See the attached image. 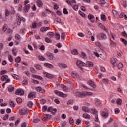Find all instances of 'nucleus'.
Returning <instances> with one entry per match:
<instances>
[{"label": "nucleus", "instance_id": "f257e3e1", "mask_svg": "<svg viewBox=\"0 0 127 127\" xmlns=\"http://www.w3.org/2000/svg\"><path fill=\"white\" fill-rule=\"evenodd\" d=\"M91 95H93L92 93L88 92L87 91L82 92L81 93L77 92L75 93V96L78 97V98H84V97H86V96H91Z\"/></svg>", "mask_w": 127, "mask_h": 127}, {"label": "nucleus", "instance_id": "f03ea898", "mask_svg": "<svg viewBox=\"0 0 127 127\" xmlns=\"http://www.w3.org/2000/svg\"><path fill=\"white\" fill-rule=\"evenodd\" d=\"M94 54L96 57H100L102 59L104 60L107 59V54H106V52L103 50H101V52H100L99 54L97 52H95Z\"/></svg>", "mask_w": 127, "mask_h": 127}, {"label": "nucleus", "instance_id": "7ed1b4c3", "mask_svg": "<svg viewBox=\"0 0 127 127\" xmlns=\"http://www.w3.org/2000/svg\"><path fill=\"white\" fill-rule=\"evenodd\" d=\"M54 93L57 96H59V97H62V98H65V97H68V94H64L62 92H60L58 90H55Z\"/></svg>", "mask_w": 127, "mask_h": 127}, {"label": "nucleus", "instance_id": "20e7f679", "mask_svg": "<svg viewBox=\"0 0 127 127\" xmlns=\"http://www.w3.org/2000/svg\"><path fill=\"white\" fill-rule=\"evenodd\" d=\"M76 65L78 66V67H80V66H81L82 67H85L86 66V63L80 60H77Z\"/></svg>", "mask_w": 127, "mask_h": 127}, {"label": "nucleus", "instance_id": "39448f33", "mask_svg": "<svg viewBox=\"0 0 127 127\" xmlns=\"http://www.w3.org/2000/svg\"><path fill=\"white\" fill-rule=\"evenodd\" d=\"M85 67H88V68H92V67H94V63L91 61H87L85 63Z\"/></svg>", "mask_w": 127, "mask_h": 127}, {"label": "nucleus", "instance_id": "423d86ee", "mask_svg": "<svg viewBox=\"0 0 127 127\" xmlns=\"http://www.w3.org/2000/svg\"><path fill=\"white\" fill-rule=\"evenodd\" d=\"M15 94L16 95H19L20 94L21 96H23L24 92L22 89H18L16 90Z\"/></svg>", "mask_w": 127, "mask_h": 127}, {"label": "nucleus", "instance_id": "0eeeda50", "mask_svg": "<svg viewBox=\"0 0 127 127\" xmlns=\"http://www.w3.org/2000/svg\"><path fill=\"white\" fill-rule=\"evenodd\" d=\"M27 113V110L26 109H21L19 111V114L21 116H25Z\"/></svg>", "mask_w": 127, "mask_h": 127}, {"label": "nucleus", "instance_id": "6e6552de", "mask_svg": "<svg viewBox=\"0 0 127 127\" xmlns=\"http://www.w3.org/2000/svg\"><path fill=\"white\" fill-rule=\"evenodd\" d=\"M56 111H57L56 109L53 108V107L51 106H50L47 109V112H50L53 114H54V113H56Z\"/></svg>", "mask_w": 127, "mask_h": 127}, {"label": "nucleus", "instance_id": "1a4fd4ad", "mask_svg": "<svg viewBox=\"0 0 127 127\" xmlns=\"http://www.w3.org/2000/svg\"><path fill=\"white\" fill-rule=\"evenodd\" d=\"M44 77H46V78H48V79H53V76L52 75L46 72H44Z\"/></svg>", "mask_w": 127, "mask_h": 127}, {"label": "nucleus", "instance_id": "9d476101", "mask_svg": "<svg viewBox=\"0 0 127 127\" xmlns=\"http://www.w3.org/2000/svg\"><path fill=\"white\" fill-rule=\"evenodd\" d=\"M44 66L46 67V68H49V69H52V68H53V65L48 63H45L44 64Z\"/></svg>", "mask_w": 127, "mask_h": 127}, {"label": "nucleus", "instance_id": "9b49d317", "mask_svg": "<svg viewBox=\"0 0 127 127\" xmlns=\"http://www.w3.org/2000/svg\"><path fill=\"white\" fill-rule=\"evenodd\" d=\"M43 118L44 120H46L47 121H48L51 119V115L49 114H45L43 116Z\"/></svg>", "mask_w": 127, "mask_h": 127}, {"label": "nucleus", "instance_id": "f8f14e48", "mask_svg": "<svg viewBox=\"0 0 127 127\" xmlns=\"http://www.w3.org/2000/svg\"><path fill=\"white\" fill-rule=\"evenodd\" d=\"M111 63H112V64L113 66V67H116L117 62H116V59H115V58H111Z\"/></svg>", "mask_w": 127, "mask_h": 127}, {"label": "nucleus", "instance_id": "ddd939ff", "mask_svg": "<svg viewBox=\"0 0 127 127\" xmlns=\"http://www.w3.org/2000/svg\"><path fill=\"white\" fill-rule=\"evenodd\" d=\"M101 116L102 117L106 119V118H108V116H109V113L107 111H103L101 112Z\"/></svg>", "mask_w": 127, "mask_h": 127}, {"label": "nucleus", "instance_id": "4468645a", "mask_svg": "<svg viewBox=\"0 0 127 127\" xmlns=\"http://www.w3.org/2000/svg\"><path fill=\"white\" fill-rule=\"evenodd\" d=\"M47 56H48L50 60H53V58H54V56H53V55L51 53L47 52Z\"/></svg>", "mask_w": 127, "mask_h": 127}, {"label": "nucleus", "instance_id": "2eb2a0df", "mask_svg": "<svg viewBox=\"0 0 127 127\" xmlns=\"http://www.w3.org/2000/svg\"><path fill=\"white\" fill-rule=\"evenodd\" d=\"M21 22V18H20V16L19 14H17V23L18 25H20V23Z\"/></svg>", "mask_w": 127, "mask_h": 127}, {"label": "nucleus", "instance_id": "dca6fc26", "mask_svg": "<svg viewBox=\"0 0 127 127\" xmlns=\"http://www.w3.org/2000/svg\"><path fill=\"white\" fill-rule=\"evenodd\" d=\"M37 4L39 7H42L43 3H42V1L40 0H38L36 1Z\"/></svg>", "mask_w": 127, "mask_h": 127}, {"label": "nucleus", "instance_id": "f3484780", "mask_svg": "<svg viewBox=\"0 0 127 127\" xmlns=\"http://www.w3.org/2000/svg\"><path fill=\"white\" fill-rule=\"evenodd\" d=\"M88 84L89 85V86L92 87V88H96V85H95V83L93 82V81H88Z\"/></svg>", "mask_w": 127, "mask_h": 127}, {"label": "nucleus", "instance_id": "a211bd4d", "mask_svg": "<svg viewBox=\"0 0 127 127\" xmlns=\"http://www.w3.org/2000/svg\"><path fill=\"white\" fill-rule=\"evenodd\" d=\"M99 26L100 27V28L104 29L105 30V31H106V32H108V29L107 28H106V27H105V26H104L103 24L99 23Z\"/></svg>", "mask_w": 127, "mask_h": 127}, {"label": "nucleus", "instance_id": "6ab92c4d", "mask_svg": "<svg viewBox=\"0 0 127 127\" xmlns=\"http://www.w3.org/2000/svg\"><path fill=\"white\" fill-rule=\"evenodd\" d=\"M30 8V4H28L25 5V12H28V10H29Z\"/></svg>", "mask_w": 127, "mask_h": 127}, {"label": "nucleus", "instance_id": "aec40b11", "mask_svg": "<svg viewBox=\"0 0 127 127\" xmlns=\"http://www.w3.org/2000/svg\"><path fill=\"white\" fill-rule=\"evenodd\" d=\"M83 118H84V119H87L88 120H90L91 119V116H90V115H89L87 113H84L83 115Z\"/></svg>", "mask_w": 127, "mask_h": 127}, {"label": "nucleus", "instance_id": "412c9836", "mask_svg": "<svg viewBox=\"0 0 127 127\" xmlns=\"http://www.w3.org/2000/svg\"><path fill=\"white\" fill-rule=\"evenodd\" d=\"M82 110H83L84 112H86V113H90V109H89V108L86 106L82 107Z\"/></svg>", "mask_w": 127, "mask_h": 127}, {"label": "nucleus", "instance_id": "4be33fe9", "mask_svg": "<svg viewBox=\"0 0 127 127\" xmlns=\"http://www.w3.org/2000/svg\"><path fill=\"white\" fill-rule=\"evenodd\" d=\"M47 35L50 37V38H53V36H54V32H50L47 33Z\"/></svg>", "mask_w": 127, "mask_h": 127}, {"label": "nucleus", "instance_id": "5701e85b", "mask_svg": "<svg viewBox=\"0 0 127 127\" xmlns=\"http://www.w3.org/2000/svg\"><path fill=\"white\" fill-rule=\"evenodd\" d=\"M28 98H35V93L31 92L29 93Z\"/></svg>", "mask_w": 127, "mask_h": 127}, {"label": "nucleus", "instance_id": "b1692460", "mask_svg": "<svg viewBox=\"0 0 127 127\" xmlns=\"http://www.w3.org/2000/svg\"><path fill=\"white\" fill-rule=\"evenodd\" d=\"M91 114L96 115V114H97V113H98V111H97V109H96V108L93 107L91 109Z\"/></svg>", "mask_w": 127, "mask_h": 127}, {"label": "nucleus", "instance_id": "393cba45", "mask_svg": "<svg viewBox=\"0 0 127 127\" xmlns=\"http://www.w3.org/2000/svg\"><path fill=\"white\" fill-rule=\"evenodd\" d=\"M96 105L97 107H100L101 106V101L99 99H95Z\"/></svg>", "mask_w": 127, "mask_h": 127}, {"label": "nucleus", "instance_id": "a878e982", "mask_svg": "<svg viewBox=\"0 0 127 127\" xmlns=\"http://www.w3.org/2000/svg\"><path fill=\"white\" fill-rule=\"evenodd\" d=\"M8 78V76L6 75H3L1 77V81H5V80H7V78Z\"/></svg>", "mask_w": 127, "mask_h": 127}, {"label": "nucleus", "instance_id": "bb28decb", "mask_svg": "<svg viewBox=\"0 0 127 127\" xmlns=\"http://www.w3.org/2000/svg\"><path fill=\"white\" fill-rule=\"evenodd\" d=\"M88 17L89 19H90V20H91L92 22H94L95 21L92 20V19H94V15H93L92 14H90L88 15Z\"/></svg>", "mask_w": 127, "mask_h": 127}, {"label": "nucleus", "instance_id": "cd10ccee", "mask_svg": "<svg viewBox=\"0 0 127 127\" xmlns=\"http://www.w3.org/2000/svg\"><path fill=\"white\" fill-rule=\"evenodd\" d=\"M40 30L41 31H42V32H44V31H46L48 30V27H42L40 28Z\"/></svg>", "mask_w": 127, "mask_h": 127}, {"label": "nucleus", "instance_id": "c85d7f7f", "mask_svg": "<svg viewBox=\"0 0 127 127\" xmlns=\"http://www.w3.org/2000/svg\"><path fill=\"white\" fill-rule=\"evenodd\" d=\"M15 62H17V63H19V62L21 61V58H20V57H17L15 58Z\"/></svg>", "mask_w": 127, "mask_h": 127}, {"label": "nucleus", "instance_id": "c756f323", "mask_svg": "<svg viewBox=\"0 0 127 127\" xmlns=\"http://www.w3.org/2000/svg\"><path fill=\"white\" fill-rule=\"evenodd\" d=\"M8 58L10 62H12L13 61V57L11 55H9L8 56Z\"/></svg>", "mask_w": 127, "mask_h": 127}, {"label": "nucleus", "instance_id": "7c9ffc66", "mask_svg": "<svg viewBox=\"0 0 127 127\" xmlns=\"http://www.w3.org/2000/svg\"><path fill=\"white\" fill-rule=\"evenodd\" d=\"M71 76L72 77V78H74V79H76V78H77V73L75 72H72V74H71Z\"/></svg>", "mask_w": 127, "mask_h": 127}, {"label": "nucleus", "instance_id": "2f4dec72", "mask_svg": "<svg viewBox=\"0 0 127 127\" xmlns=\"http://www.w3.org/2000/svg\"><path fill=\"white\" fill-rule=\"evenodd\" d=\"M71 53L74 55H77L78 54V51L77 49H73L72 50Z\"/></svg>", "mask_w": 127, "mask_h": 127}, {"label": "nucleus", "instance_id": "473e14b6", "mask_svg": "<svg viewBox=\"0 0 127 127\" xmlns=\"http://www.w3.org/2000/svg\"><path fill=\"white\" fill-rule=\"evenodd\" d=\"M27 106L29 107V108H32V106H33V103L31 101H29L28 102Z\"/></svg>", "mask_w": 127, "mask_h": 127}, {"label": "nucleus", "instance_id": "72a5a7b5", "mask_svg": "<svg viewBox=\"0 0 127 127\" xmlns=\"http://www.w3.org/2000/svg\"><path fill=\"white\" fill-rule=\"evenodd\" d=\"M7 25L4 24L3 26L2 30L4 31V32H5L6 30H7Z\"/></svg>", "mask_w": 127, "mask_h": 127}, {"label": "nucleus", "instance_id": "f704fd0d", "mask_svg": "<svg viewBox=\"0 0 127 127\" xmlns=\"http://www.w3.org/2000/svg\"><path fill=\"white\" fill-rule=\"evenodd\" d=\"M65 37H66V35L65 33H62V35L61 36V38L63 40H65Z\"/></svg>", "mask_w": 127, "mask_h": 127}, {"label": "nucleus", "instance_id": "c9c22d12", "mask_svg": "<svg viewBox=\"0 0 127 127\" xmlns=\"http://www.w3.org/2000/svg\"><path fill=\"white\" fill-rule=\"evenodd\" d=\"M12 52L13 55H14V56H16L17 51H16V48H13L12 49Z\"/></svg>", "mask_w": 127, "mask_h": 127}, {"label": "nucleus", "instance_id": "e433bc0d", "mask_svg": "<svg viewBox=\"0 0 127 127\" xmlns=\"http://www.w3.org/2000/svg\"><path fill=\"white\" fill-rule=\"evenodd\" d=\"M112 12L114 16H118V15H119V13H118V12L115 10H113Z\"/></svg>", "mask_w": 127, "mask_h": 127}, {"label": "nucleus", "instance_id": "4c0bfd02", "mask_svg": "<svg viewBox=\"0 0 127 127\" xmlns=\"http://www.w3.org/2000/svg\"><path fill=\"white\" fill-rule=\"evenodd\" d=\"M62 88L63 89L64 91H68V87L65 85H62Z\"/></svg>", "mask_w": 127, "mask_h": 127}, {"label": "nucleus", "instance_id": "58836bf2", "mask_svg": "<svg viewBox=\"0 0 127 127\" xmlns=\"http://www.w3.org/2000/svg\"><path fill=\"white\" fill-rule=\"evenodd\" d=\"M106 2L105 0H101V6H105V4H106Z\"/></svg>", "mask_w": 127, "mask_h": 127}, {"label": "nucleus", "instance_id": "ea45409f", "mask_svg": "<svg viewBox=\"0 0 127 127\" xmlns=\"http://www.w3.org/2000/svg\"><path fill=\"white\" fill-rule=\"evenodd\" d=\"M9 105L11 107L14 108L15 107V104H14V102L13 101H11L9 102Z\"/></svg>", "mask_w": 127, "mask_h": 127}, {"label": "nucleus", "instance_id": "a19ab883", "mask_svg": "<svg viewBox=\"0 0 127 127\" xmlns=\"http://www.w3.org/2000/svg\"><path fill=\"white\" fill-rule=\"evenodd\" d=\"M101 20H102V21H106V15H101Z\"/></svg>", "mask_w": 127, "mask_h": 127}, {"label": "nucleus", "instance_id": "79ce46f5", "mask_svg": "<svg viewBox=\"0 0 127 127\" xmlns=\"http://www.w3.org/2000/svg\"><path fill=\"white\" fill-rule=\"evenodd\" d=\"M45 42H47V43H51L52 41H51V40H50L49 38L46 37L45 38Z\"/></svg>", "mask_w": 127, "mask_h": 127}, {"label": "nucleus", "instance_id": "37998d69", "mask_svg": "<svg viewBox=\"0 0 127 127\" xmlns=\"http://www.w3.org/2000/svg\"><path fill=\"white\" fill-rule=\"evenodd\" d=\"M81 56L83 57L84 59H86V58H87V55L84 52H81Z\"/></svg>", "mask_w": 127, "mask_h": 127}, {"label": "nucleus", "instance_id": "c03bdc74", "mask_svg": "<svg viewBox=\"0 0 127 127\" xmlns=\"http://www.w3.org/2000/svg\"><path fill=\"white\" fill-rule=\"evenodd\" d=\"M5 14L6 16H8V15H9V14H10V12H9V11H8V9H6L5 10Z\"/></svg>", "mask_w": 127, "mask_h": 127}, {"label": "nucleus", "instance_id": "a18cd8bd", "mask_svg": "<svg viewBox=\"0 0 127 127\" xmlns=\"http://www.w3.org/2000/svg\"><path fill=\"white\" fill-rule=\"evenodd\" d=\"M73 104H74V100H69L67 102V104L68 105H73Z\"/></svg>", "mask_w": 127, "mask_h": 127}, {"label": "nucleus", "instance_id": "49530a36", "mask_svg": "<svg viewBox=\"0 0 127 127\" xmlns=\"http://www.w3.org/2000/svg\"><path fill=\"white\" fill-rule=\"evenodd\" d=\"M30 71L33 74H35L36 73V71H35V69L32 67H31L30 68Z\"/></svg>", "mask_w": 127, "mask_h": 127}, {"label": "nucleus", "instance_id": "de8ad7c7", "mask_svg": "<svg viewBox=\"0 0 127 127\" xmlns=\"http://www.w3.org/2000/svg\"><path fill=\"white\" fill-rule=\"evenodd\" d=\"M69 123L70 124V125H73V124H74V119H73L72 118H70L69 120Z\"/></svg>", "mask_w": 127, "mask_h": 127}, {"label": "nucleus", "instance_id": "09e8293b", "mask_svg": "<svg viewBox=\"0 0 127 127\" xmlns=\"http://www.w3.org/2000/svg\"><path fill=\"white\" fill-rule=\"evenodd\" d=\"M73 8L74 10H75V11H77L78 10V8H79V6H78V5H74L73 6Z\"/></svg>", "mask_w": 127, "mask_h": 127}, {"label": "nucleus", "instance_id": "8fccbe9b", "mask_svg": "<svg viewBox=\"0 0 127 127\" xmlns=\"http://www.w3.org/2000/svg\"><path fill=\"white\" fill-rule=\"evenodd\" d=\"M38 58H39V60H41V61H43L45 60V59H46L45 58L42 56H39Z\"/></svg>", "mask_w": 127, "mask_h": 127}, {"label": "nucleus", "instance_id": "3c124183", "mask_svg": "<svg viewBox=\"0 0 127 127\" xmlns=\"http://www.w3.org/2000/svg\"><path fill=\"white\" fill-rule=\"evenodd\" d=\"M101 37L103 39H106L107 38V35H106L104 33H102L101 34Z\"/></svg>", "mask_w": 127, "mask_h": 127}, {"label": "nucleus", "instance_id": "603ef678", "mask_svg": "<svg viewBox=\"0 0 127 127\" xmlns=\"http://www.w3.org/2000/svg\"><path fill=\"white\" fill-rule=\"evenodd\" d=\"M35 67L37 70H40L41 69V66L38 64H36L35 65Z\"/></svg>", "mask_w": 127, "mask_h": 127}, {"label": "nucleus", "instance_id": "864d4df0", "mask_svg": "<svg viewBox=\"0 0 127 127\" xmlns=\"http://www.w3.org/2000/svg\"><path fill=\"white\" fill-rule=\"evenodd\" d=\"M79 13L81 16H82V17H85L86 16V14L81 11H79Z\"/></svg>", "mask_w": 127, "mask_h": 127}, {"label": "nucleus", "instance_id": "5fc2aeb1", "mask_svg": "<svg viewBox=\"0 0 127 127\" xmlns=\"http://www.w3.org/2000/svg\"><path fill=\"white\" fill-rule=\"evenodd\" d=\"M8 90L9 92H12V91H14V87L12 86L11 87H9Z\"/></svg>", "mask_w": 127, "mask_h": 127}, {"label": "nucleus", "instance_id": "6e6d98bb", "mask_svg": "<svg viewBox=\"0 0 127 127\" xmlns=\"http://www.w3.org/2000/svg\"><path fill=\"white\" fill-rule=\"evenodd\" d=\"M123 67V64L122 63H119L118 65V69H121Z\"/></svg>", "mask_w": 127, "mask_h": 127}, {"label": "nucleus", "instance_id": "4d7b16f0", "mask_svg": "<svg viewBox=\"0 0 127 127\" xmlns=\"http://www.w3.org/2000/svg\"><path fill=\"white\" fill-rule=\"evenodd\" d=\"M116 103L119 105H121V104H122V99H117V100L116 101Z\"/></svg>", "mask_w": 127, "mask_h": 127}, {"label": "nucleus", "instance_id": "13d9d810", "mask_svg": "<svg viewBox=\"0 0 127 127\" xmlns=\"http://www.w3.org/2000/svg\"><path fill=\"white\" fill-rule=\"evenodd\" d=\"M102 81H103V83H104V84H106V83L107 84V83H109V80L108 79L104 78L102 80Z\"/></svg>", "mask_w": 127, "mask_h": 127}, {"label": "nucleus", "instance_id": "bf43d9fd", "mask_svg": "<svg viewBox=\"0 0 127 127\" xmlns=\"http://www.w3.org/2000/svg\"><path fill=\"white\" fill-rule=\"evenodd\" d=\"M16 101L17 103H21L22 102V99H21V98L18 97L16 99Z\"/></svg>", "mask_w": 127, "mask_h": 127}, {"label": "nucleus", "instance_id": "052dcab7", "mask_svg": "<svg viewBox=\"0 0 127 127\" xmlns=\"http://www.w3.org/2000/svg\"><path fill=\"white\" fill-rule=\"evenodd\" d=\"M32 83H33L34 84H39V81L34 79H32Z\"/></svg>", "mask_w": 127, "mask_h": 127}, {"label": "nucleus", "instance_id": "680f3d73", "mask_svg": "<svg viewBox=\"0 0 127 127\" xmlns=\"http://www.w3.org/2000/svg\"><path fill=\"white\" fill-rule=\"evenodd\" d=\"M121 41L123 42L125 45H127V40L126 39L122 38Z\"/></svg>", "mask_w": 127, "mask_h": 127}, {"label": "nucleus", "instance_id": "e2e57ef3", "mask_svg": "<svg viewBox=\"0 0 127 127\" xmlns=\"http://www.w3.org/2000/svg\"><path fill=\"white\" fill-rule=\"evenodd\" d=\"M55 20L57 21V22H58L59 23H61V19L58 18H56L55 19Z\"/></svg>", "mask_w": 127, "mask_h": 127}, {"label": "nucleus", "instance_id": "0e129e2a", "mask_svg": "<svg viewBox=\"0 0 127 127\" xmlns=\"http://www.w3.org/2000/svg\"><path fill=\"white\" fill-rule=\"evenodd\" d=\"M7 33L8 34L9 33H12V30L10 28H8L7 29Z\"/></svg>", "mask_w": 127, "mask_h": 127}, {"label": "nucleus", "instance_id": "69168bd1", "mask_svg": "<svg viewBox=\"0 0 127 127\" xmlns=\"http://www.w3.org/2000/svg\"><path fill=\"white\" fill-rule=\"evenodd\" d=\"M15 38L16 39H17V40H20V36L18 34H16L15 35Z\"/></svg>", "mask_w": 127, "mask_h": 127}, {"label": "nucleus", "instance_id": "338daca9", "mask_svg": "<svg viewBox=\"0 0 127 127\" xmlns=\"http://www.w3.org/2000/svg\"><path fill=\"white\" fill-rule=\"evenodd\" d=\"M37 26V24H36V22H34L33 23L32 26L33 28H36V26Z\"/></svg>", "mask_w": 127, "mask_h": 127}, {"label": "nucleus", "instance_id": "774afa93", "mask_svg": "<svg viewBox=\"0 0 127 127\" xmlns=\"http://www.w3.org/2000/svg\"><path fill=\"white\" fill-rule=\"evenodd\" d=\"M115 114H119V113H120V109L119 108L115 109Z\"/></svg>", "mask_w": 127, "mask_h": 127}]
</instances>
